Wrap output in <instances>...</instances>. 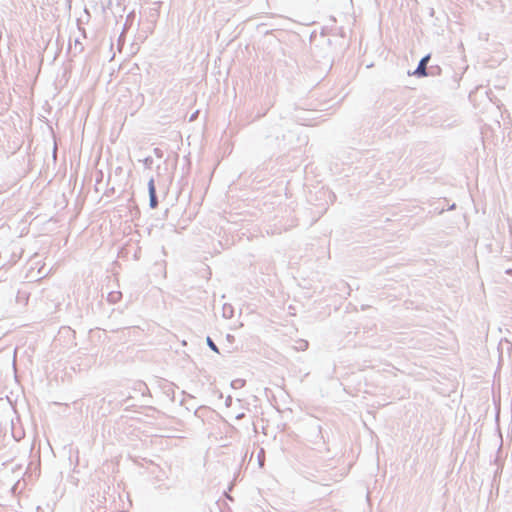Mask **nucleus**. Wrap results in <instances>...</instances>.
Masks as SVG:
<instances>
[{
    "mask_svg": "<svg viewBox=\"0 0 512 512\" xmlns=\"http://www.w3.org/2000/svg\"><path fill=\"white\" fill-rule=\"evenodd\" d=\"M430 58H431L430 54H427L424 57H422L418 63L417 68L415 69V71L413 72L412 75L419 77V78L428 76L429 73L427 71V65L430 61Z\"/></svg>",
    "mask_w": 512,
    "mask_h": 512,
    "instance_id": "1",
    "label": "nucleus"
},
{
    "mask_svg": "<svg viewBox=\"0 0 512 512\" xmlns=\"http://www.w3.org/2000/svg\"><path fill=\"white\" fill-rule=\"evenodd\" d=\"M148 193H149V206H150V208L155 209L158 206V198H157L156 187H155L153 178H151L148 181Z\"/></svg>",
    "mask_w": 512,
    "mask_h": 512,
    "instance_id": "2",
    "label": "nucleus"
},
{
    "mask_svg": "<svg viewBox=\"0 0 512 512\" xmlns=\"http://www.w3.org/2000/svg\"><path fill=\"white\" fill-rule=\"evenodd\" d=\"M121 297H122L121 292L113 291L108 294V301L111 303H116L121 299Z\"/></svg>",
    "mask_w": 512,
    "mask_h": 512,
    "instance_id": "3",
    "label": "nucleus"
},
{
    "mask_svg": "<svg viewBox=\"0 0 512 512\" xmlns=\"http://www.w3.org/2000/svg\"><path fill=\"white\" fill-rule=\"evenodd\" d=\"M206 343L211 350H213L216 353H219V349H218L217 345L214 343V341L211 339V337L208 336L206 338Z\"/></svg>",
    "mask_w": 512,
    "mask_h": 512,
    "instance_id": "4",
    "label": "nucleus"
},
{
    "mask_svg": "<svg viewBox=\"0 0 512 512\" xmlns=\"http://www.w3.org/2000/svg\"><path fill=\"white\" fill-rule=\"evenodd\" d=\"M245 385V380L243 379H235L232 381L231 386L235 389L241 388Z\"/></svg>",
    "mask_w": 512,
    "mask_h": 512,
    "instance_id": "5",
    "label": "nucleus"
},
{
    "mask_svg": "<svg viewBox=\"0 0 512 512\" xmlns=\"http://www.w3.org/2000/svg\"><path fill=\"white\" fill-rule=\"evenodd\" d=\"M152 162H153V159L150 156L146 157L145 160H144V163H145L146 166H150L152 164Z\"/></svg>",
    "mask_w": 512,
    "mask_h": 512,
    "instance_id": "6",
    "label": "nucleus"
},
{
    "mask_svg": "<svg viewBox=\"0 0 512 512\" xmlns=\"http://www.w3.org/2000/svg\"><path fill=\"white\" fill-rule=\"evenodd\" d=\"M78 46H79V52H82L84 49L82 44L78 40H75V47L77 48Z\"/></svg>",
    "mask_w": 512,
    "mask_h": 512,
    "instance_id": "7",
    "label": "nucleus"
},
{
    "mask_svg": "<svg viewBox=\"0 0 512 512\" xmlns=\"http://www.w3.org/2000/svg\"><path fill=\"white\" fill-rule=\"evenodd\" d=\"M225 403H226V406H230V405H231V403H232V398H231V396H228V397H227V399H226Z\"/></svg>",
    "mask_w": 512,
    "mask_h": 512,
    "instance_id": "8",
    "label": "nucleus"
},
{
    "mask_svg": "<svg viewBox=\"0 0 512 512\" xmlns=\"http://www.w3.org/2000/svg\"><path fill=\"white\" fill-rule=\"evenodd\" d=\"M197 115H198V111H196L195 113H193V114L191 115V117H190V121H194V120L196 119Z\"/></svg>",
    "mask_w": 512,
    "mask_h": 512,
    "instance_id": "9",
    "label": "nucleus"
},
{
    "mask_svg": "<svg viewBox=\"0 0 512 512\" xmlns=\"http://www.w3.org/2000/svg\"><path fill=\"white\" fill-rule=\"evenodd\" d=\"M243 416H244V414H243V413H242V414H239V415L237 416V419H240V418H242Z\"/></svg>",
    "mask_w": 512,
    "mask_h": 512,
    "instance_id": "10",
    "label": "nucleus"
},
{
    "mask_svg": "<svg viewBox=\"0 0 512 512\" xmlns=\"http://www.w3.org/2000/svg\"><path fill=\"white\" fill-rule=\"evenodd\" d=\"M158 151H159V149H158V148H156V149H155V153H156V155H158V156H159V152H158Z\"/></svg>",
    "mask_w": 512,
    "mask_h": 512,
    "instance_id": "11",
    "label": "nucleus"
},
{
    "mask_svg": "<svg viewBox=\"0 0 512 512\" xmlns=\"http://www.w3.org/2000/svg\"><path fill=\"white\" fill-rule=\"evenodd\" d=\"M226 307H224V310H223V313H224V316H226Z\"/></svg>",
    "mask_w": 512,
    "mask_h": 512,
    "instance_id": "12",
    "label": "nucleus"
},
{
    "mask_svg": "<svg viewBox=\"0 0 512 512\" xmlns=\"http://www.w3.org/2000/svg\"><path fill=\"white\" fill-rule=\"evenodd\" d=\"M227 313H233V310L230 308V310H227Z\"/></svg>",
    "mask_w": 512,
    "mask_h": 512,
    "instance_id": "13",
    "label": "nucleus"
},
{
    "mask_svg": "<svg viewBox=\"0 0 512 512\" xmlns=\"http://www.w3.org/2000/svg\"><path fill=\"white\" fill-rule=\"evenodd\" d=\"M227 313H233V310L230 308V310H227Z\"/></svg>",
    "mask_w": 512,
    "mask_h": 512,
    "instance_id": "14",
    "label": "nucleus"
},
{
    "mask_svg": "<svg viewBox=\"0 0 512 512\" xmlns=\"http://www.w3.org/2000/svg\"><path fill=\"white\" fill-rule=\"evenodd\" d=\"M454 208H455V204L450 205V209H454Z\"/></svg>",
    "mask_w": 512,
    "mask_h": 512,
    "instance_id": "15",
    "label": "nucleus"
}]
</instances>
